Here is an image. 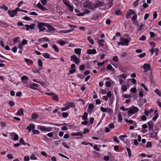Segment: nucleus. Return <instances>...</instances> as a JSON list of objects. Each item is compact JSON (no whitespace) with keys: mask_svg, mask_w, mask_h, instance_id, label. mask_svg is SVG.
Instances as JSON below:
<instances>
[{"mask_svg":"<svg viewBox=\"0 0 161 161\" xmlns=\"http://www.w3.org/2000/svg\"><path fill=\"white\" fill-rule=\"evenodd\" d=\"M83 6L85 8H88L91 9L94 8L93 3L89 1L85 2L83 4Z\"/></svg>","mask_w":161,"mask_h":161,"instance_id":"nucleus-1","label":"nucleus"},{"mask_svg":"<svg viewBox=\"0 0 161 161\" xmlns=\"http://www.w3.org/2000/svg\"><path fill=\"white\" fill-rule=\"evenodd\" d=\"M131 14H134L131 17V20L133 21V24L136 26H138L139 23L136 20L137 18V15L136 14H135L134 11L132 10H131Z\"/></svg>","mask_w":161,"mask_h":161,"instance_id":"nucleus-2","label":"nucleus"},{"mask_svg":"<svg viewBox=\"0 0 161 161\" xmlns=\"http://www.w3.org/2000/svg\"><path fill=\"white\" fill-rule=\"evenodd\" d=\"M129 41L127 39H125L124 38L121 37L120 39V41L118 42V45H128Z\"/></svg>","mask_w":161,"mask_h":161,"instance_id":"nucleus-3","label":"nucleus"},{"mask_svg":"<svg viewBox=\"0 0 161 161\" xmlns=\"http://www.w3.org/2000/svg\"><path fill=\"white\" fill-rule=\"evenodd\" d=\"M47 25V23H40L38 24V26L39 29V31L41 32L42 31H43L46 30V28L44 27V26H46Z\"/></svg>","mask_w":161,"mask_h":161,"instance_id":"nucleus-4","label":"nucleus"},{"mask_svg":"<svg viewBox=\"0 0 161 161\" xmlns=\"http://www.w3.org/2000/svg\"><path fill=\"white\" fill-rule=\"evenodd\" d=\"M19 9L20 10V8H17L14 10H9L8 13L11 17H14L18 11V10Z\"/></svg>","mask_w":161,"mask_h":161,"instance_id":"nucleus-5","label":"nucleus"},{"mask_svg":"<svg viewBox=\"0 0 161 161\" xmlns=\"http://www.w3.org/2000/svg\"><path fill=\"white\" fill-rule=\"evenodd\" d=\"M70 59L71 61L74 62L77 64H78L80 62V60L75 55L71 56H70Z\"/></svg>","mask_w":161,"mask_h":161,"instance_id":"nucleus-6","label":"nucleus"},{"mask_svg":"<svg viewBox=\"0 0 161 161\" xmlns=\"http://www.w3.org/2000/svg\"><path fill=\"white\" fill-rule=\"evenodd\" d=\"M37 129L42 131H50L52 130L51 127L46 128L44 126H38Z\"/></svg>","mask_w":161,"mask_h":161,"instance_id":"nucleus-7","label":"nucleus"},{"mask_svg":"<svg viewBox=\"0 0 161 161\" xmlns=\"http://www.w3.org/2000/svg\"><path fill=\"white\" fill-rule=\"evenodd\" d=\"M106 5V4L103 2H98L96 4H94V8H96L100 6H103Z\"/></svg>","mask_w":161,"mask_h":161,"instance_id":"nucleus-8","label":"nucleus"},{"mask_svg":"<svg viewBox=\"0 0 161 161\" xmlns=\"http://www.w3.org/2000/svg\"><path fill=\"white\" fill-rule=\"evenodd\" d=\"M36 24H31L30 25H25V26L26 27V30L28 31L29 29L32 30L33 29L34 27L35 26Z\"/></svg>","mask_w":161,"mask_h":161,"instance_id":"nucleus-9","label":"nucleus"},{"mask_svg":"<svg viewBox=\"0 0 161 161\" xmlns=\"http://www.w3.org/2000/svg\"><path fill=\"white\" fill-rule=\"evenodd\" d=\"M101 110L103 112H109L112 111V109L110 108H104L103 107H101L100 108Z\"/></svg>","mask_w":161,"mask_h":161,"instance_id":"nucleus-10","label":"nucleus"},{"mask_svg":"<svg viewBox=\"0 0 161 161\" xmlns=\"http://www.w3.org/2000/svg\"><path fill=\"white\" fill-rule=\"evenodd\" d=\"M36 6L42 10L44 11L47 10V8L43 6L40 3H38L36 5Z\"/></svg>","mask_w":161,"mask_h":161,"instance_id":"nucleus-11","label":"nucleus"},{"mask_svg":"<svg viewBox=\"0 0 161 161\" xmlns=\"http://www.w3.org/2000/svg\"><path fill=\"white\" fill-rule=\"evenodd\" d=\"M143 68L145 69L144 72L146 73L150 69V65L149 64H145L143 66Z\"/></svg>","mask_w":161,"mask_h":161,"instance_id":"nucleus-12","label":"nucleus"},{"mask_svg":"<svg viewBox=\"0 0 161 161\" xmlns=\"http://www.w3.org/2000/svg\"><path fill=\"white\" fill-rule=\"evenodd\" d=\"M138 111V109L137 107L131 106V114L136 113Z\"/></svg>","mask_w":161,"mask_h":161,"instance_id":"nucleus-13","label":"nucleus"},{"mask_svg":"<svg viewBox=\"0 0 161 161\" xmlns=\"http://www.w3.org/2000/svg\"><path fill=\"white\" fill-rule=\"evenodd\" d=\"M35 127V126L33 124H30L29 125L27 126V129L28 130L29 132H30L31 131V129L33 130Z\"/></svg>","mask_w":161,"mask_h":161,"instance_id":"nucleus-14","label":"nucleus"},{"mask_svg":"<svg viewBox=\"0 0 161 161\" xmlns=\"http://www.w3.org/2000/svg\"><path fill=\"white\" fill-rule=\"evenodd\" d=\"M38 86V85L36 84L33 83L30 85L29 86V87L31 89L34 90H37V88H36V87H37Z\"/></svg>","mask_w":161,"mask_h":161,"instance_id":"nucleus-15","label":"nucleus"},{"mask_svg":"<svg viewBox=\"0 0 161 161\" xmlns=\"http://www.w3.org/2000/svg\"><path fill=\"white\" fill-rule=\"evenodd\" d=\"M148 125V129L153 130V123L152 121H149L147 123Z\"/></svg>","mask_w":161,"mask_h":161,"instance_id":"nucleus-16","label":"nucleus"},{"mask_svg":"<svg viewBox=\"0 0 161 161\" xmlns=\"http://www.w3.org/2000/svg\"><path fill=\"white\" fill-rule=\"evenodd\" d=\"M88 113L86 112H85L83 115L81 116V118H82V119L83 120H87V116H88Z\"/></svg>","mask_w":161,"mask_h":161,"instance_id":"nucleus-17","label":"nucleus"},{"mask_svg":"<svg viewBox=\"0 0 161 161\" xmlns=\"http://www.w3.org/2000/svg\"><path fill=\"white\" fill-rule=\"evenodd\" d=\"M67 107H69L74 108L75 106V105L73 103L69 102L66 103Z\"/></svg>","mask_w":161,"mask_h":161,"instance_id":"nucleus-18","label":"nucleus"},{"mask_svg":"<svg viewBox=\"0 0 161 161\" xmlns=\"http://www.w3.org/2000/svg\"><path fill=\"white\" fill-rule=\"evenodd\" d=\"M24 110L22 108H20L16 113V115L19 116H21L23 115Z\"/></svg>","mask_w":161,"mask_h":161,"instance_id":"nucleus-19","label":"nucleus"},{"mask_svg":"<svg viewBox=\"0 0 161 161\" xmlns=\"http://www.w3.org/2000/svg\"><path fill=\"white\" fill-rule=\"evenodd\" d=\"M71 135L73 136H81L82 135V133L81 132H77L76 133H72L71 134Z\"/></svg>","mask_w":161,"mask_h":161,"instance_id":"nucleus-20","label":"nucleus"},{"mask_svg":"<svg viewBox=\"0 0 161 161\" xmlns=\"http://www.w3.org/2000/svg\"><path fill=\"white\" fill-rule=\"evenodd\" d=\"M157 133L155 132H153V133H150V137L152 138H155L157 135Z\"/></svg>","mask_w":161,"mask_h":161,"instance_id":"nucleus-21","label":"nucleus"},{"mask_svg":"<svg viewBox=\"0 0 161 161\" xmlns=\"http://www.w3.org/2000/svg\"><path fill=\"white\" fill-rule=\"evenodd\" d=\"M0 9H3L7 11L8 10V8L7 6H5L4 4H3L0 6Z\"/></svg>","mask_w":161,"mask_h":161,"instance_id":"nucleus-22","label":"nucleus"},{"mask_svg":"<svg viewBox=\"0 0 161 161\" xmlns=\"http://www.w3.org/2000/svg\"><path fill=\"white\" fill-rule=\"evenodd\" d=\"M74 51L75 53L78 55H80L81 53V49L80 48L75 49Z\"/></svg>","mask_w":161,"mask_h":161,"instance_id":"nucleus-23","label":"nucleus"},{"mask_svg":"<svg viewBox=\"0 0 161 161\" xmlns=\"http://www.w3.org/2000/svg\"><path fill=\"white\" fill-rule=\"evenodd\" d=\"M38 115L36 113H33L32 114L31 118L33 119H36L38 118Z\"/></svg>","mask_w":161,"mask_h":161,"instance_id":"nucleus-24","label":"nucleus"},{"mask_svg":"<svg viewBox=\"0 0 161 161\" xmlns=\"http://www.w3.org/2000/svg\"><path fill=\"white\" fill-rule=\"evenodd\" d=\"M98 43L99 44V45L100 46H103L104 45L103 44V43L104 42V40H98L97 41Z\"/></svg>","mask_w":161,"mask_h":161,"instance_id":"nucleus-25","label":"nucleus"},{"mask_svg":"<svg viewBox=\"0 0 161 161\" xmlns=\"http://www.w3.org/2000/svg\"><path fill=\"white\" fill-rule=\"evenodd\" d=\"M46 27H47L49 30V31H52L55 30V29L52 26L48 25V24H47Z\"/></svg>","mask_w":161,"mask_h":161,"instance_id":"nucleus-26","label":"nucleus"},{"mask_svg":"<svg viewBox=\"0 0 161 161\" xmlns=\"http://www.w3.org/2000/svg\"><path fill=\"white\" fill-rule=\"evenodd\" d=\"M11 134H12V136H13V135H14V137L13 139V140L17 141V140H18V139H19V136H18L17 134H15V133H12Z\"/></svg>","mask_w":161,"mask_h":161,"instance_id":"nucleus-27","label":"nucleus"},{"mask_svg":"<svg viewBox=\"0 0 161 161\" xmlns=\"http://www.w3.org/2000/svg\"><path fill=\"white\" fill-rule=\"evenodd\" d=\"M131 16V10H129L126 15V17L127 19H129Z\"/></svg>","mask_w":161,"mask_h":161,"instance_id":"nucleus-28","label":"nucleus"},{"mask_svg":"<svg viewBox=\"0 0 161 161\" xmlns=\"http://www.w3.org/2000/svg\"><path fill=\"white\" fill-rule=\"evenodd\" d=\"M43 56L45 58H49L50 54L47 53H44L42 54Z\"/></svg>","mask_w":161,"mask_h":161,"instance_id":"nucleus-29","label":"nucleus"},{"mask_svg":"<svg viewBox=\"0 0 161 161\" xmlns=\"http://www.w3.org/2000/svg\"><path fill=\"white\" fill-rule=\"evenodd\" d=\"M52 47L54 49L55 52H56L57 53H58V52L59 49L56 45H52Z\"/></svg>","mask_w":161,"mask_h":161,"instance_id":"nucleus-30","label":"nucleus"},{"mask_svg":"<svg viewBox=\"0 0 161 161\" xmlns=\"http://www.w3.org/2000/svg\"><path fill=\"white\" fill-rule=\"evenodd\" d=\"M87 39L92 44H94V41L93 39L91 38L90 36H88L87 37Z\"/></svg>","mask_w":161,"mask_h":161,"instance_id":"nucleus-31","label":"nucleus"},{"mask_svg":"<svg viewBox=\"0 0 161 161\" xmlns=\"http://www.w3.org/2000/svg\"><path fill=\"white\" fill-rule=\"evenodd\" d=\"M99 16L97 15H93L92 17L91 18V20H96L98 18Z\"/></svg>","mask_w":161,"mask_h":161,"instance_id":"nucleus-32","label":"nucleus"},{"mask_svg":"<svg viewBox=\"0 0 161 161\" xmlns=\"http://www.w3.org/2000/svg\"><path fill=\"white\" fill-rule=\"evenodd\" d=\"M30 159L32 160H36L37 159V158L35 156L34 154H32L30 156Z\"/></svg>","mask_w":161,"mask_h":161,"instance_id":"nucleus-33","label":"nucleus"},{"mask_svg":"<svg viewBox=\"0 0 161 161\" xmlns=\"http://www.w3.org/2000/svg\"><path fill=\"white\" fill-rule=\"evenodd\" d=\"M19 142H20V143H21V144H23L24 145H29V144H27V143L25 142H24V140H23V139L22 138H21L20 139Z\"/></svg>","mask_w":161,"mask_h":161,"instance_id":"nucleus-34","label":"nucleus"},{"mask_svg":"<svg viewBox=\"0 0 161 161\" xmlns=\"http://www.w3.org/2000/svg\"><path fill=\"white\" fill-rule=\"evenodd\" d=\"M155 92L158 96H159L161 97V92L158 89H156L155 91Z\"/></svg>","mask_w":161,"mask_h":161,"instance_id":"nucleus-35","label":"nucleus"},{"mask_svg":"<svg viewBox=\"0 0 161 161\" xmlns=\"http://www.w3.org/2000/svg\"><path fill=\"white\" fill-rule=\"evenodd\" d=\"M118 121L119 122H120L122 120V117L121 114L120 113H119L118 114Z\"/></svg>","mask_w":161,"mask_h":161,"instance_id":"nucleus-36","label":"nucleus"},{"mask_svg":"<svg viewBox=\"0 0 161 161\" xmlns=\"http://www.w3.org/2000/svg\"><path fill=\"white\" fill-rule=\"evenodd\" d=\"M21 80L22 81H24L25 80H27L28 79V77L25 76V75H23V76H22L21 78Z\"/></svg>","mask_w":161,"mask_h":161,"instance_id":"nucleus-37","label":"nucleus"},{"mask_svg":"<svg viewBox=\"0 0 161 161\" xmlns=\"http://www.w3.org/2000/svg\"><path fill=\"white\" fill-rule=\"evenodd\" d=\"M115 14L116 15H121L122 14V12L120 10H118L115 11Z\"/></svg>","mask_w":161,"mask_h":161,"instance_id":"nucleus-38","label":"nucleus"},{"mask_svg":"<svg viewBox=\"0 0 161 161\" xmlns=\"http://www.w3.org/2000/svg\"><path fill=\"white\" fill-rule=\"evenodd\" d=\"M32 132H33V134H40V131L38 130H35L33 129L32 130Z\"/></svg>","mask_w":161,"mask_h":161,"instance_id":"nucleus-39","label":"nucleus"},{"mask_svg":"<svg viewBox=\"0 0 161 161\" xmlns=\"http://www.w3.org/2000/svg\"><path fill=\"white\" fill-rule=\"evenodd\" d=\"M53 99L57 101L58 100V97L57 95H54V96L52 97Z\"/></svg>","mask_w":161,"mask_h":161,"instance_id":"nucleus-40","label":"nucleus"},{"mask_svg":"<svg viewBox=\"0 0 161 161\" xmlns=\"http://www.w3.org/2000/svg\"><path fill=\"white\" fill-rule=\"evenodd\" d=\"M127 77V75L125 74H122L120 75L119 76L117 77H120L121 78H123L124 79H125Z\"/></svg>","mask_w":161,"mask_h":161,"instance_id":"nucleus-41","label":"nucleus"},{"mask_svg":"<svg viewBox=\"0 0 161 161\" xmlns=\"http://www.w3.org/2000/svg\"><path fill=\"white\" fill-rule=\"evenodd\" d=\"M93 148L97 151H100L99 148L98 147V146L97 145H94L93 147Z\"/></svg>","mask_w":161,"mask_h":161,"instance_id":"nucleus-42","label":"nucleus"},{"mask_svg":"<svg viewBox=\"0 0 161 161\" xmlns=\"http://www.w3.org/2000/svg\"><path fill=\"white\" fill-rule=\"evenodd\" d=\"M62 144L65 148L67 149H69L70 148L69 146L66 143L64 142Z\"/></svg>","mask_w":161,"mask_h":161,"instance_id":"nucleus-43","label":"nucleus"},{"mask_svg":"<svg viewBox=\"0 0 161 161\" xmlns=\"http://www.w3.org/2000/svg\"><path fill=\"white\" fill-rule=\"evenodd\" d=\"M127 137V136L126 135H121L119 136V138L121 140L123 141H124V139H123V138Z\"/></svg>","mask_w":161,"mask_h":161,"instance_id":"nucleus-44","label":"nucleus"},{"mask_svg":"<svg viewBox=\"0 0 161 161\" xmlns=\"http://www.w3.org/2000/svg\"><path fill=\"white\" fill-rule=\"evenodd\" d=\"M146 39V37L145 36H142L139 39V41H145Z\"/></svg>","mask_w":161,"mask_h":161,"instance_id":"nucleus-45","label":"nucleus"},{"mask_svg":"<svg viewBox=\"0 0 161 161\" xmlns=\"http://www.w3.org/2000/svg\"><path fill=\"white\" fill-rule=\"evenodd\" d=\"M62 115L64 118H66L68 115V113H67L64 112L62 113Z\"/></svg>","mask_w":161,"mask_h":161,"instance_id":"nucleus-46","label":"nucleus"},{"mask_svg":"<svg viewBox=\"0 0 161 161\" xmlns=\"http://www.w3.org/2000/svg\"><path fill=\"white\" fill-rule=\"evenodd\" d=\"M63 2L64 3V4L67 6V7H68L69 5H70L69 3V2L67 1L66 0H63Z\"/></svg>","mask_w":161,"mask_h":161,"instance_id":"nucleus-47","label":"nucleus"},{"mask_svg":"<svg viewBox=\"0 0 161 161\" xmlns=\"http://www.w3.org/2000/svg\"><path fill=\"white\" fill-rule=\"evenodd\" d=\"M143 25L142 24H141L140 25V27H139V29H138L137 31H141V30L143 29Z\"/></svg>","mask_w":161,"mask_h":161,"instance_id":"nucleus-48","label":"nucleus"},{"mask_svg":"<svg viewBox=\"0 0 161 161\" xmlns=\"http://www.w3.org/2000/svg\"><path fill=\"white\" fill-rule=\"evenodd\" d=\"M38 63L39 66L41 67L42 66V60L40 59L38 60Z\"/></svg>","mask_w":161,"mask_h":161,"instance_id":"nucleus-49","label":"nucleus"},{"mask_svg":"<svg viewBox=\"0 0 161 161\" xmlns=\"http://www.w3.org/2000/svg\"><path fill=\"white\" fill-rule=\"evenodd\" d=\"M141 86L144 89L145 91L147 92L148 91V89L145 86V85L143 83H142L141 84Z\"/></svg>","mask_w":161,"mask_h":161,"instance_id":"nucleus-50","label":"nucleus"},{"mask_svg":"<svg viewBox=\"0 0 161 161\" xmlns=\"http://www.w3.org/2000/svg\"><path fill=\"white\" fill-rule=\"evenodd\" d=\"M108 5L109 8H110L113 4V1L112 0H108Z\"/></svg>","mask_w":161,"mask_h":161,"instance_id":"nucleus-51","label":"nucleus"},{"mask_svg":"<svg viewBox=\"0 0 161 161\" xmlns=\"http://www.w3.org/2000/svg\"><path fill=\"white\" fill-rule=\"evenodd\" d=\"M139 3V1L138 0H136V1H135L134 3H133V6L135 7H136L138 4Z\"/></svg>","mask_w":161,"mask_h":161,"instance_id":"nucleus-52","label":"nucleus"},{"mask_svg":"<svg viewBox=\"0 0 161 161\" xmlns=\"http://www.w3.org/2000/svg\"><path fill=\"white\" fill-rule=\"evenodd\" d=\"M146 147H152V143L151 142H147V145Z\"/></svg>","mask_w":161,"mask_h":161,"instance_id":"nucleus-53","label":"nucleus"},{"mask_svg":"<svg viewBox=\"0 0 161 161\" xmlns=\"http://www.w3.org/2000/svg\"><path fill=\"white\" fill-rule=\"evenodd\" d=\"M146 55L145 53H143L142 54H140L138 55L139 57L140 58H142L144 57Z\"/></svg>","mask_w":161,"mask_h":161,"instance_id":"nucleus-54","label":"nucleus"},{"mask_svg":"<svg viewBox=\"0 0 161 161\" xmlns=\"http://www.w3.org/2000/svg\"><path fill=\"white\" fill-rule=\"evenodd\" d=\"M107 69L109 70H112L113 69L112 66L110 64H109L107 66Z\"/></svg>","mask_w":161,"mask_h":161,"instance_id":"nucleus-55","label":"nucleus"},{"mask_svg":"<svg viewBox=\"0 0 161 161\" xmlns=\"http://www.w3.org/2000/svg\"><path fill=\"white\" fill-rule=\"evenodd\" d=\"M7 157L9 159H12L13 158V156L10 154H8L7 155Z\"/></svg>","mask_w":161,"mask_h":161,"instance_id":"nucleus-56","label":"nucleus"},{"mask_svg":"<svg viewBox=\"0 0 161 161\" xmlns=\"http://www.w3.org/2000/svg\"><path fill=\"white\" fill-rule=\"evenodd\" d=\"M94 108V105L92 104H90L88 106V108L90 109H92Z\"/></svg>","mask_w":161,"mask_h":161,"instance_id":"nucleus-57","label":"nucleus"},{"mask_svg":"<svg viewBox=\"0 0 161 161\" xmlns=\"http://www.w3.org/2000/svg\"><path fill=\"white\" fill-rule=\"evenodd\" d=\"M41 2L43 5H45L47 3V0H41Z\"/></svg>","mask_w":161,"mask_h":161,"instance_id":"nucleus-58","label":"nucleus"},{"mask_svg":"<svg viewBox=\"0 0 161 161\" xmlns=\"http://www.w3.org/2000/svg\"><path fill=\"white\" fill-rule=\"evenodd\" d=\"M113 60L115 62L118 61V57L116 56H114L113 58Z\"/></svg>","mask_w":161,"mask_h":161,"instance_id":"nucleus-59","label":"nucleus"},{"mask_svg":"<svg viewBox=\"0 0 161 161\" xmlns=\"http://www.w3.org/2000/svg\"><path fill=\"white\" fill-rule=\"evenodd\" d=\"M68 7H69V9L71 11V12L73 11L74 9L73 6L69 5V6H68Z\"/></svg>","mask_w":161,"mask_h":161,"instance_id":"nucleus-60","label":"nucleus"},{"mask_svg":"<svg viewBox=\"0 0 161 161\" xmlns=\"http://www.w3.org/2000/svg\"><path fill=\"white\" fill-rule=\"evenodd\" d=\"M90 11L89 10L87 9H85L84 12L85 14H89L90 13Z\"/></svg>","mask_w":161,"mask_h":161,"instance_id":"nucleus-61","label":"nucleus"},{"mask_svg":"<svg viewBox=\"0 0 161 161\" xmlns=\"http://www.w3.org/2000/svg\"><path fill=\"white\" fill-rule=\"evenodd\" d=\"M108 126H109V128H110V129H112L114 127V124L113 123L109 124L108 125Z\"/></svg>","mask_w":161,"mask_h":161,"instance_id":"nucleus-62","label":"nucleus"},{"mask_svg":"<svg viewBox=\"0 0 161 161\" xmlns=\"http://www.w3.org/2000/svg\"><path fill=\"white\" fill-rule=\"evenodd\" d=\"M128 109V108H125L124 106H122L120 107V109L123 111H127Z\"/></svg>","mask_w":161,"mask_h":161,"instance_id":"nucleus-63","label":"nucleus"},{"mask_svg":"<svg viewBox=\"0 0 161 161\" xmlns=\"http://www.w3.org/2000/svg\"><path fill=\"white\" fill-rule=\"evenodd\" d=\"M19 39V37H15V38L14 39V40H13L14 43V44H16L18 40Z\"/></svg>","mask_w":161,"mask_h":161,"instance_id":"nucleus-64","label":"nucleus"}]
</instances>
